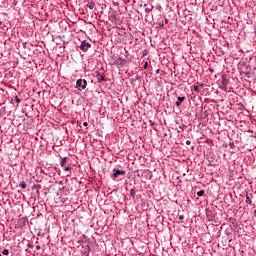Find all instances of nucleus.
<instances>
[{
	"instance_id": "nucleus-24",
	"label": "nucleus",
	"mask_w": 256,
	"mask_h": 256,
	"mask_svg": "<svg viewBox=\"0 0 256 256\" xmlns=\"http://www.w3.org/2000/svg\"><path fill=\"white\" fill-rule=\"evenodd\" d=\"M36 249H37V251H39L41 249V246L37 245Z\"/></svg>"
},
{
	"instance_id": "nucleus-26",
	"label": "nucleus",
	"mask_w": 256,
	"mask_h": 256,
	"mask_svg": "<svg viewBox=\"0 0 256 256\" xmlns=\"http://www.w3.org/2000/svg\"><path fill=\"white\" fill-rule=\"evenodd\" d=\"M120 65H121V67H123V65H124V62H121V63H120Z\"/></svg>"
},
{
	"instance_id": "nucleus-11",
	"label": "nucleus",
	"mask_w": 256,
	"mask_h": 256,
	"mask_svg": "<svg viewBox=\"0 0 256 256\" xmlns=\"http://www.w3.org/2000/svg\"><path fill=\"white\" fill-rule=\"evenodd\" d=\"M205 195V190H200L197 192L198 197H203Z\"/></svg>"
},
{
	"instance_id": "nucleus-8",
	"label": "nucleus",
	"mask_w": 256,
	"mask_h": 256,
	"mask_svg": "<svg viewBox=\"0 0 256 256\" xmlns=\"http://www.w3.org/2000/svg\"><path fill=\"white\" fill-rule=\"evenodd\" d=\"M87 7H88V9H91V10L95 9V2H89L87 4Z\"/></svg>"
},
{
	"instance_id": "nucleus-29",
	"label": "nucleus",
	"mask_w": 256,
	"mask_h": 256,
	"mask_svg": "<svg viewBox=\"0 0 256 256\" xmlns=\"http://www.w3.org/2000/svg\"><path fill=\"white\" fill-rule=\"evenodd\" d=\"M156 73H159V70H156Z\"/></svg>"
},
{
	"instance_id": "nucleus-27",
	"label": "nucleus",
	"mask_w": 256,
	"mask_h": 256,
	"mask_svg": "<svg viewBox=\"0 0 256 256\" xmlns=\"http://www.w3.org/2000/svg\"><path fill=\"white\" fill-rule=\"evenodd\" d=\"M254 217H256V210H254Z\"/></svg>"
},
{
	"instance_id": "nucleus-10",
	"label": "nucleus",
	"mask_w": 256,
	"mask_h": 256,
	"mask_svg": "<svg viewBox=\"0 0 256 256\" xmlns=\"http://www.w3.org/2000/svg\"><path fill=\"white\" fill-rule=\"evenodd\" d=\"M65 163H67V157H63L60 163L61 167H65Z\"/></svg>"
},
{
	"instance_id": "nucleus-17",
	"label": "nucleus",
	"mask_w": 256,
	"mask_h": 256,
	"mask_svg": "<svg viewBox=\"0 0 256 256\" xmlns=\"http://www.w3.org/2000/svg\"><path fill=\"white\" fill-rule=\"evenodd\" d=\"M71 167L70 166H66L65 168H64V171H68L69 173H71Z\"/></svg>"
},
{
	"instance_id": "nucleus-9",
	"label": "nucleus",
	"mask_w": 256,
	"mask_h": 256,
	"mask_svg": "<svg viewBox=\"0 0 256 256\" xmlns=\"http://www.w3.org/2000/svg\"><path fill=\"white\" fill-rule=\"evenodd\" d=\"M19 187H21V189H27V183H25V181H21Z\"/></svg>"
},
{
	"instance_id": "nucleus-30",
	"label": "nucleus",
	"mask_w": 256,
	"mask_h": 256,
	"mask_svg": "<svg viewBox=\"0 0 256 256\" xmlns=\"http://www.w3.org/2000/svg\"><path fill=\"white\" fill-rule=\"evenodd\" d=\"M241 53H243V50H240Z\"/></svg>"
},
{
	"instance_id": "nucleus-12",
	"label": "nucleus",
	"mask_w": 256,
	"mask_h": 256,
	"mask_svg": "<svg viewBox=\"0 0 256 256\" xmlns=\"http://www.w3.org/2000/svg\"><path fill=\"white\" fill-rule=\"evenodd\" d=\"M153 11V6L145 8V13H150Z\"/></svg>"
},
{
	"instance_id": "nucleus-15",
	"label": "nucleus",
	"mask_w": 256,
	"mask_h": 256,
	"mask_svg": "<svg viewBox=\"0 0 256 256\" xmlns=\"http://www.w3.org/2000/svg\"><path fill=\"white\" fill-rule=\"evenodd\" d=\"M2 255H9V249H4L2 251Z\"/></svg>"
},
{
	"instance_id": "nucleus-28",
	"label": "nucleus",
	"mask_w": 256,
	"mask_h": 256,
	"mask_svg": "<svg viewBox=\"0 0 256 256\" xmlns=\"http://www.w3.org/2000/svg\"><path fill=\"white\" fill-rule=\"evenodd\" d=\"M71 175L70 174H67V177H70Z\"/></svg>"
},
{
	"instance_id": "nucleus-22",
	"label": "nucleus",
	"mask_w": 256,
	"mask_h": 256,
	"mask_svg": "<svg viewBox=\"0 0 256 256\" xmlns=\"http://www.w3.org/2000/svg\"><path fill=\"white\" fill-rule=\"evenodd\" d=\"M186 145H191V140H187Z\"/></svg>"
},
{
	"instance_id": "nucleus-13",
	"label": "nucleus",
	"mask_w": 256,
	"mask_h": 256,
	"mask_svg": "<svg viewBox=\"0 0 256 256\" xmlns=\"http://www.w3.org/2000/svg\"><path fill=\"white\" fill-rule=\"evenodd\" d=\"M230 149H235V142H229Z\"/></svg>"
},
{
	"instance_id": "nucleus-21",
	"label": "nucleus",
	"mask_w": 256,
	"mask_h": 256,
	"mask_svg": "<svg viewBox=\"0 0 256 256\" xmlns=\"http://www.w3.org/2000/svg\"><path fill=\"white\" fill-rule=\"evenodd\" d=\"M149 123H150L151 127H153L155 125V122H153V120H150Z\"/></svg>"
},
{
	"instance_id": "nucleus-4",
	"label": "nucleus",
	"mask_w": 256,
	"mask_h": 256,
	"mask_svg": "<svg viewBox=\"0 0 256 256\" xmlns=\"http://www.w3.org/2000/svg\"><path fill=\"white\" fill-rule=\"evenodd\" d=\"M96 79L98 81V83H103V81H105V74H101L99 72H96Z\"/></svg>"
},
{
	"instance_id": "nucleus-14",
	"label": "nucleus",
	"mask_w": 256,
	"mask_h": 256,
	"mask_svg": "<svg viewBox=\"0 0 256 256\" xmlns=\"http://www.w3.org/2000/svg\"><path fill=\"white\" fill-rule=\"evenodd\" d=\"M135 194H136L135 189H131L130 190L131 197H135Z\"/></svg>"
},
{
	"instance_id": "nucleus-18",
	"label": "nucleus",
	"mask_w": 256,
	"mask_h": 256,
	"mask_svg": "<svg viewBox=\"0 0 256 256\" xmlns=\"http://www.w3.org/2000/svg\"><path fill=\"white\" fill-rule=\"evenodd\" d=\"M15 101H16V103H20L21 102V98H19V97H15Z\"/></svg>"
},
{
	"instance_id": "nucleus-19",
	"label": "nucleus",
	"mask_w": 256,
	"mask_h": 256,
	"mask_svg": "<svg viewBox=\"0 0 256 256\" xmlns=\"http://www.w3.org/2000/svg\"><path fill=\"white\" fill-rule=\"evenodd\" d=\"M149 67V62L144 63V69H147Z\"/></svg>"
},
{
	"instance_id": "nucleus-7",
	"label": "nucleus",
	"mask_w": 256,
	"mask_h": 256,
	"mask_svg": "<svg viewBox=\"0 0 256 256\" xmlns=\"http://www.w3.org/2000/svg\"><path fill=\"white\" fill-rule=\"evenodd\" d=\"M245 203H246L247 205H251V203H253V201L251 200V196L246 195V201H245Z\"/></svg>"
},
{
	"instance_id": "nucleus-5",
	"label": "nucleus",
	"mask_w": 256,
	"mask_h": 256,
	"mask_svg": "<svg viewBox=\"0 0 256 256\" xmlns=\"http://www.w3.org/2000/svg\"><path fill=\"white\" fill-rule=\"evenodd\" d=\"M183 101H185V96H179L175 102L176 107H181V103H183Z\"/></svg>"
},
{
	"instance_id": "nucleus-1",
	"label": "nucleus",
	"mask_w": 256,
	"mask_h": 256,
	"mask_svg": "<svg viewBox=\"0 0 256 256\" xmlns=\"http://www.w3.org/2000/svg\"><path fill=\"white\" fill-rule=\"evenodd\" d=\"M76 89H78V91H85V89H87V80L78 79L76 81Z\"/></svg>"
},
{
	"instance_id": "nucleus-3",
	"label": "nucleus",
	"mask_w": 256,
	"mask_h": 256,
	"mask_svg": "<svg viewBox=\"0 0 256 256\" xmlns=\"http://www.w3.org/2000/svg\"><path fill=\"white\" fill-rule=\"evenodd\" d=\"M126 171L125 170H119L117 168L113 169V174H112V179L115 181V179H117V177H119L120 175H125Z\"/></svg>"
},
{
	"instance_id": "nucleus-2",
	"label": "nucleus",
	"mask_w": 256,
	"mask_h": 256,
	"mask_svg": "<svg viewBox=\"0 0 256 256\" xmlns=\"http://www.w3.org/2000/svg\"><path fill=\"white\" fill-rule=\"evenodd\" d=\"M80 49L84 53H87V51H89V49H91V43L87 42L86 40H83L80 44Z\"/></svg>"
},
{
	"instance_id": "nucleus-23",
	"label": "nucleus",
	"mask_w": 256,
	"mask_h": 256,
	"mask_svg": "<svg viewBox=\"0 0 256 256\" xmlns=\"http://www.w3.org/2000/svg\"><path fill=\"white\" fill-rule=\"evenodd\" d=\"M36 189H41V184H37Z\"/></svg>"
},
{
	"instance_id": "nucleus-16",
	"label": "nucleus",
	"mask_w": 256,
	"mask_h": 256,
	"mask_svg": "<svg viewBox=\"0 0 256 256\" xmlns=\"http://www.w3.org/2000/svg\"><path fill=\"white\" fill-rule=\"evenodd\" d=\"M193 91H195V93H199V86H194Z\"/></svg>"
},
{
	"instance_id": "nucleus-25",
	"label": "nucleus",
	"mask_w": 256,
	"mask_h": 256,
	"mask_svg": "<svg viewBox=\"0 0 256 256\" xmlns=\"http://www.w3.org/2000/svg\"><path fill=\"white\" fill-rule=\"evenodd\" d=\"M84 127H87V125H89L87 122L83 123Z\"/></svg>"
},
{
	"instance_id": "nucleus-31",
	"label": "nucleus",
	"mask_w": 256,
	"mask_h": 256,
	"mask_svg": "<svg viewBox=\"0 0 256 256\" xmlns=\"http://www.w3.org/2000/svg\"><path fill=\"white\" fill-rule=\"evenodd\" d=\"M0 256H3V255L0 254Z\"/></svg>"
},
{
	"instance_id": "nucleus-6",
	"label": "nucleus",
	"mask_w": 256,
	"mask_h": 256,
	"mask_svg": "<svg viewBox=\"0 0 256 256\" xmlns=\"http://www.w3.org/2000/svg\"><path fill=\"white\" fill-rule=\"evenodd\" d=\"M221 89H225L227 87V78L225 76H222V82H221Z\"/></svg>"
},
{
	"instance_id": "nucleus-20",
	"label": "nucleus",
	"mask_w": 256,
	"mask_h": 256,
	"mask_svg": "<svg viewBox=\"0 0 256 256\" xmlns=\"http://www.w3.org/2000/svg\"><path fill=\"white\" fill-rule=\"evenodd\" d=\"M183 219H185V216H184V215H180V216H179V220H180V221H183Z\"/></svg>"
}]
</instances>
